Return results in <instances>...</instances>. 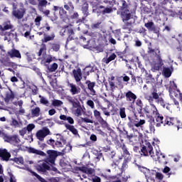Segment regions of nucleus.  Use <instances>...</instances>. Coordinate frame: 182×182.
I'll return each mask as SVG.
<instances>
[{"mask_svg":"<svg viewBox=\"0 0 182 182\" xmlns=\"http://www.w3.org/2000/svg\"><path fill=\"white\" fill-rule=\"evenodd\" d=\"M151 151H153V146L150 143L147 142L141 149V154L143 156H150L154 161H159L161 164H167L166 156L161 153L159 146H155L156 155H154V152Z\"/></svg>","mask_w":182,"mask_h":182,"instance_id":"1","label":"nucleus"},{"mask_svg":"<svg viewBox=\"0 0 182 182\" xmlns=\"http://www.w3.org/2000/svg\"><path fill=\"white\" fill-rule=\"evenodd\" d=\"M160 89H162L161 87L158 88L157 87H154L151 92V96H146V99L149 102V103H153L154 100H156L159 105L165 107L166 104H164V100L163 98H160L161 95V92H160Z\"/></svg>","mask_w":182,"mask_h":182,"instance_id":"2","label":"nucleus"},{"mask_svg":"<svg viewBox=\"0 0 182 182\" xmlns=\"http://www.w3.org/2000/svg\"><path fill=\"white\" fill-rule=\"evenodd\" d=\"M38 56H40V59H41V64L45 65V66H48L50 62L53 61V57H52V55H46V46L44 43L41 44Z\"/></svg>","mask_w":182,"mask_h":182,"instance_id":"3","label":"nucleus"},{"mask_svg":"<svg viewBox=\"0 0 182 182\" xmlns=\"http://www.w3.org/2000/svg\"><path fill=\"white\" fill-rule=\"evenodd\" d=\"M153 53L156 55L155 60L151 63V70L154 72L155 70H159L160 68H161V65L163 64V60L161 59V56L160 55V50L156 49L151 50Z\"/></svg>","mask_w":182,"mask_h":182,"instance_id":"4","label":"nucleus"},{"mask_svg":"<svg viewBox=\"0 0 182 182\" xmlns=\"http://www.w3.org/2000/svg\"><path fill=\"white\" fill-rule=\"evenodd\" d=\"M49 135H50V130L46 127L39 129L36 134V136L40 141H43L45 140V137Z\"/></svg>","mask_w":182,"mask_h":182,"instance_id":"5","label":"nucleus"},{"mask_svg":"<svg viewBox=\"0 0 182 182\" xmlns=\"http://www.w3.org/2000/svg\"><path fill=\"white\" fill-rule=\"evenodd\" d=\"M4 140L7 143L14 144V146L21 143V139H19L18 135L9 136L8 134H4Z\"/></svg>","mask_w":182,"mask_h":182,"instance_id":"6","label":"nucleus"},{"mask_svg":"<svg viewBox=\"0 0 182 182\" xmlns=\"http://www.w3.org/2000/svg\"><path fill=\"white\" fill-rule=\"evenodd\" d=\"M166 124H168V126H175L177 127L178 130L182 129V123L177 118H166Z\"/></svg>","mask_w":182,"mask_h":182,"instance_id":"7","label":"nucleus"},{"mask_svg":"<svg viewBox=\"0 0 182 182\" xmlns=\"http://www.w3.org/2000/svg\"><path fill=\"white\" fill-rule=\"evenodd\" d=\"M48 160L46 161H38V164L36 165V169L38 171H41L42 173H45V171L48 170H50V167L48 165Z\"/></svg>","mask_w":182,"mask_h":182,"instance_id":"8","label":"nucleus"},{"mask_svg":"<svg viewBox=\"0 0 182 182\" xmlns=\"http://www.w3.org/2000/svg\"><path fill=\"white\" fill-rule=\"evenodd\" d=\"M47 154L48 157L47 158V161L50 163V164H55V161L56 160L57 154L55 150H48L47 151Z\"/></svg>","mask_w":182,"mask_h":182,"instance_id":"9","label":"nucleus"},{"mask_svg":"<svg viewBox=\"0 0 182 182\" xmlns=\"http://www.w3.org/2000/svg\"><path fill=\"white\" fill-rule=\"evenodd\" d=\"M64 35H67V36H68L65 45V46H68V42H69V41H72L75 35V33L73 32V28H72V27H66L64 30Z\"/></svg>","mask_w":182,"mask_h":182,"instance_id":"10","label":"nucleus"},{"mask_svg":"<svg viewBox=\"0 0 182 182\" xmlns=\"http://www.w3.org/2000/svg\"><path fill=\"white\" fill-rule=\"evenodd\" d=\"M73 75L74 76L76 83L80 85V80H82V70L80 68L73 70Z\"/></svg>","mask_w":182,"mask_h":182,"instance_id":"11","label":"nucleus"},{"mask_svg":"<svg viewBox=\"0 0 182 182\" xmlns=\"http://www.w3.org/2000/svg\"><path fill=\"white\" fill-rule=\"evenodd\" d=\"M68 87H69L70 92L73 96H75V95H79V93H80V90H81L80 87H77V85L73 83H69Z\"/></svg>","mask_w":182,"mask_h":182,"instance_id":"12","label":"nucleus"},{"mask_svg":"<svg viewBox=\"0 0 182 182\" xmlns=\"http://www.w3.org/2000/svg\"><path fill=\"white\" fill-rule=\"evenodd\" d=\"M150 107L146 108L147 114H149L150 116H157L159 112L157 111L156 105H153V103H150Z\"/></svg>","mask_w":182,"mask_h":182,"instance_id":"13","label":"nucleus"},{"mask_svg":"<svg viewBox=\"0 0 182 182\" xmlns=\"http://www.w3.org/2000/svg\"><path fill=\"white\" fill-rule=\"evenodd\" d=\"M80 171L87 174L88 177H93L95 176V169L87 166H81L79 168Z\"/></svg>","mask_w":182,"mask_h":182,"instance_id":"14","label":"nucleus"},{"mask_svg":"<svg viewBox=\"0 0 182 182\" xmlns=\"http://www.w3.org/2000/svg\"><path fill=\"white\" fill-rule=\"evenodd\" d=\"M125 97L127 102H130L131 103H134L136 99H137V96L132 91L127 92L125 93Z\"/></svg>","mask_w":182,"mask_h":182,"instance_id":"15","label":"nucleus"},{"mask_svg":"<svg viewBox=\"0 0 182 182\" xmlns=\"http://www.w3.org/2000/svg\"><path fill=\"white\" fill-rule=\"evenodd\" d=\"M26 11L25 9H19L18 10L13 11V16H15L17 19H22L23 18V15H25V12Z\"/></svg>","mask_w":182,"mask_h":182,"instance_id":"16","label":"nucleus"},{"mask_svg":"<svg viewBox=\"0 0 182 182\" xmlns=\"http://www.w3.org/2000/svg\"><path fill=\"white\" fill-rule=\"evenodd\" d=\"M8 55L10 56V58H16L17 59H21L22 58L21 52L15 48H12L10 51H9Z\"/></svg>","mask_w":182,"mask_h":182,"instance_id":"17","label":"nucleus"},{"mask_svg":"<svg viewBox=\"0 0 182 182\" xmlns=\"http://www.w3.org/2000/svg\"><path fill=\"white\" fill-rule=\"evenodd\" d=\"M0 157L3 160L8 161V160H9V158L11 157V154H9V152H8L6 149H0Z\"/></svg>","mask_w":182,"mask_h":182,"instance_id":"18","label":"nucleus"},{"mask_svg":"<svg viewBox=\"0 0 182 182\" xmlns=\"http://www.w3.org/2000/svg\"><path fill=\"white\" fill-rule=\"evenodd\" d=\"M86 85H87V87L90 92V95H92V96L96 95V90H95V86H96V82L87 81Z\"/></svg>","mask_w":182,"mask_h":182,"instance_id":"19","label":"nucleus"},{"mask_svg":"<svg viewBox=\"0 0 182 182\" xmlns=\"http://www.w3.org/2000/svg\"><path fill=\"white\" fill-rule=\"evenodd\" d=\"M60 140H58L55 143V149H60V147H63L64 144H66V141L63 139V136L57 134Z\"/></svg>","mask_w":182,"mask_h":182,"instance_id":"20","label":"nucleus"},{"mask_svg":"<svg viewBox=\"0 0 182 182\" xmlns=\"http://www.w3.org/2000/svg\"><path fill=\"white\" fill-rule=\"evenodd\" d=\"M46 5H50V3H48L46 0H38V11L43 12V8H46Z\"/></svg>","mask_w":182,"mask_h":182,"instance_id":"21","label":"nucleus"},{"mask_svg":"<svg viewBox=\"0 0 182 182\" xmlns=\"http://www.w3.org/2000/svg\"><path fill=\"white\" fill-rule=\"evenodd\" d=\"M122 18L123 22L130 20V18H132V14H130V11H129V10L122 11Z\"/></svg>","mask_w":182,"mask_h":182,"instance_id":"22","label":"nucleus"},{"mask_svg":"<svg viewBox=\"0 0 182 182\" xmlns=\"http://www.w3.org/2000/svg\"><path fill=\"white\" fill-rule=\"evenodd\" d=\"M14 99H15V94H14L12 90H9V91L6 94L5 102L6 103H9V101L14 100Z\"/></svg>","mask_w":182,"mask_h":182,"instance_id":"23","label":"nucleus"},{"mask_svg":"<svg viewBox=\"0 0 182 182\" xmlns=\"http://www.w3.org/2000/svg\"><path fill=\"white\" fill-rule=\"evenodd\" d=\"M65 127L67 130H69L74 134V136H79V133L77 132V129L75 128L73 125H70L69 124H65Z\"/></svg>","mask_w":182,"mask_h":182,"instance_id":"24","label":"nucleus"},{"mask_svg":"<svg viewBox=\"0 0 182 182\" xmlns=\"http://www.w3.org/2000/svg\"><path fill=\"white\" fill-rule=\"evenodd\" d=\"M28 153H32L33 154H38V156H46V154L42 151H39L35 148L30 147L28 148Z\"/></svg>","mask_w":182,"mask_h":182,"instance_id":"25","label":"nucleus"},{"mask_svg":"<svg viewBox=\"0 0 182 182\" xmlns=\"http://www.w3.org/2000/svg\"><path fill=\"white\" fill-rule=\"evenodd\" d=\"M81 11L84 16H89V4L87 2H85L81 7Z\"/></svg>","mask_w":182,"mask_h":182,"instance_id":"26","label":"nucleus"},{"mask_svg":"<svg viewBox=\"0 0 182 182\" xmlns=\"http://www.w3.org/2000/svg\"><path fill=\"white\" fill-rule=\"evenodd\" d=\"M60 120L67 121L68 123H69L70 124H75V120L71 117H68L65 114H61L60 116Z\"/></svg>","mask_w":182,"mask_h":182,"instance_id":"27","label":"nucleus"},{"mask_svg":"<svg viewBox=\"0 0 182 182\" xmlns=\"http://www.w3.org/2000/svg\"><path fill=\"white\" fill-rule=\"evenodd\" d=\"M53 39H55V33H52L50 36L44 34V38L42 40V42L43 43H46L47 42H49L50 41H53Z\"/></svg>","mask_w":182,"mask_h":182,"instance_id":"28","label":"nucleus"},{"mask_svg":"<svg viewBox=\"0 0 182 182\" xmlns=\"http://www.w3.org/2000/svg\"><path fill=\"white\" fill-rule=\"evenodd\" d=\"M154 117H156V122H157L156 124V127H160L161 126V124H163V119H164L163 117V116L159 115V114H157V115L154 116Z\"/></svg>","mask_w":182,"mask_h":182,"instance_id":"29","label":"nucleus"},{"mask_svg":"<svg viewBox=\"0 0 182 182\" xmlns=\"http://www.w3.org/2000/svg\"><path fill=\"white\" fill-rule=\"evenodd\" d=\"M73 114L77 116V117H79V116H82L83 114V109L81 106L77 107V108L73 109Z\"/></svg>","mask_w":182,"mask_h":182,"instance_id":"30","label":"nucleus"},{"mask_svg":"<svg viewBox=\"0 0 182 182\" xmlns=\"http://www.w3.org/2000/svg\"><path fill=\"white\" fill-rule=\"evenodd\" d=\"M9 29H12V25L10 21L5 22L4 23V27L0 25V31H8Z\"/></svg>","mask_w":182,"mask_h":182,"instance_id":"31","label":"nucleus"},{"mask_svg":"<svg viewBox=\"0 0 182 182\" xmlns=\"http://www.w3.org/2000/svg\"><path fill=\"white\" fill-rule=\"evenodd\" d=\"M31 114L33 117H38L39 114H41V108H39V107H36L31 109Z\"/></svg>","mask_w":182,"mask_h":182,"instance_id":"32","label":"nucleus"},{"mask_svg":"<svg viewBox=\"0 0 182 182\" xmlns=\"http://www.w3.org/2000/svg\"><path fill=\"white\" fill-rule=\"evenodd\" d=\"M80 45L84 46V48H87V46L89 45V41H86V38L81 36L80 38Z\"/></svg>","mask_w":182,"mask_h":182,"instance_id":"33","label":"nucleus"},{"mask_svg":"<svg viewBox=\"0 0 182 182\" xmlns=\"http://www.w3.org/2000/svg\"><path fill=\"white\" fill-rule=\"evenodd\" d=\"M145 28H147L149 31H156V27L154 26V23L149 22L144 24Z\"/></svg>","mask_w":182,"mask_h":182,"instance_id":"34","label":"nucleus"},{"mask_svg":"<svg viewBox=\"0 0 182 182\" xmlns=\"http://www.w3.org/2000/svg\"><path fill=\"white\" fill-rule=\"evenodd\" d=\"M63 105V102L58 100H52V105L54 106V107H60Z\"/></svg>","mask_w":182,"mask_h":182,"instance_id":"35","label":"nucleus"},{"mask_svg":"<svg viewBox=\"0 0 182 182\" xmlns=\"http://www.w3.org/2000/svg\"><path fill=\"white\" fill-rule=\"evenodd\" d=\"M164 74L165 77H170L171 76V70L168 68H164Z\"/></svg>","mask_w":182,"mask_h":182,"instance_id":"36","label":"nucleus"},{"mask_svg":"<svg viewBox=\"0 0 182 182\" xmlns=\"http://www.w3.org/2000/svg\"><path fill=\"white\" fill-rule=\"evenodd\" d=\"M116 58H117V56L116 55V54L112 53L111 54L108 58L105 59V63H109V62H112V60H114L116 59Z\"/></svg>","mask_w":182,"mask_h":182,"instance_id":"37","label":"nucleus"},{"mask_svg":"<svg viewBox=\"0 0 182 182\" xmlns=\"http://www.w3.org/2000/svg\"><path fill=\"white\" fill-rule=\"evenodd\" d=\"M123 150H124L123 155L125 156V159H127V160H130V159H132L130 152H129V151H127V149H126L124 147L123 148Z\"/></svg>","mask_w":182,"mask_h":182,"instance_id":"38","label":"nucleus"},{"mask_svg":"<svg viewBox=\"0 0 182 182\" xmlns=\"http://www.w3.org/2000/svg\"><path fill=\"white\" fill-rule=\"evenodd\" d=\"M94 117H95V119L99 122L101 119H102L103 117H102V115L100 114V112L97 111V109H95L94 110Z\"/></svg>","mask_w":182,"mask_h":182,"instance_id":"39","label":"nucleus"},{"mask_svg":"<svg viewBox=\"0 0 182 182\" xmlns=\"http://www.w3.org/2000/svg\"><path fill=\"white\" fill-rule=\"evenodd\" d=\"M39 97L41 98L40 103H41V105H45V106H48V105H49L48 99L42 97L41 95H39Z\"/></svg>","mask_w":182,"mask_h":182,"instance_id":"40","label":"nucleus"},{"mask_svg":"<svg viewBox=\"0 0 182 182\" xmlns=\"http://www.w3.org/2000/svg\"><path fill=\"white\" fill-rule=\"evenodd\" d=\"M119 116L122 119L126 118V108L122 107L119 109Z\"/></svg>","mask_w":182,"mask_h":182,"instance_id":"41","label":"nucleus"},{"mask_svg":"<svg viewBox=\"0 0 182 182\" xmlns=\"http://www.w3.org/2000/svg\"><path fill=\"white\" fill-rule=\"evenodd\" d=\"M146 123V120L144 119H140L139 122L134 121V124L136 127H140L143 126Z\"/></svg>","mask_w":182,"mask_h":182,"instance_id":"42","label":"nucleus"},{"mask_svg":"<svg viewBox=\"0 0 182 182\" xmlns=\"http://www.w3.org/2000/svg\"><path fill=\"white\" fill-rule=\"evenodd\" d=\"M171 168L168 166H165V168L162 170V172L164 174H166V176H168V177H170V176H171V173H170L171 171Z\"/></svg>","mask_w":182,"mask_h":182,"instance_id":"43","label":"nucleus"},{"mask_svg":"<svg viewBox=\"0 0 182 182\" xmlns=\"http://www.w3.org/2000/svg\"><path fill=\"white\" fill-rule=\"evenodd\" d=\"M64 8L66 11H73L75 7H73L72 3H68V4L64 5Z\"/></svg>","mask_w":182,"mask_h":182,"instance_id":"44","label":"nucleus"},{"mask_svg":"<svg viewBox=\"0 0 182 182\" xmlns=\"http://www.w3.org/2000/svg\"><path fill=\"white\" fill-rule=\"evenodd\" d=\"M98 122L103 127H107L109 129V124H107V122L105 121L103 118H101Z\"/></svg>","mask_w":182,"mask_h":182,"instance_id":"45","label":"nucleus"},{"mask_svg":"<svg viewBox=\"0 0 182 182\" xmlns=\"http://www.w3.org/2000/svg\"><path fill=\"white\" fill-rule=\"evenodd\" d=\"M31 173H32L33 176H35V177H36V178H38V180H39V181L46 182V181L45 179H43V178L41 177V176L38 175V173H36L33 171H31Z\"/></svg>","mask_w":182,"mask_h":182,"instance_id":"46","label":"nucleus"},{"mask_svg":"<svg viewBox=\"0 0 182 182\" xmlns=\"http://www.w3.org/2000/svg\"><path fill=\"white\" fill-rule=\"evenodd\" d=\"M14 161L17 164H23V158L18 157V158H14Z\"/></svg>","mask_w":182,"mask_h":182,"instance_id":"47","label":"nucleus"},{"mask_svg":"<svg viewBox=\"0 0 182 182\" xmlns=\"http://www.w3.org/2000/svg\"><path fill=\"white\" fill-rule=\"evenodd\" d=\"M16 116H19L21 114H25V109L23 107L19 108L18 111L15 112Z\"/></svg>","mask_w":182,"mask_h":182,"instance_id":"48","label":"nucleus"},{"mask_svg":"<svg viewBox=\"0 0 182 182\" xmlns=\"http://www.w3.org/2000/svg\"><path fill=\"white\" fill-rule=\"evenodd\" d=\"M150 131L154 133L156 129H154V119H151V124L149 125Z\"/></svg>","mask_w":182,"mask_h":182,"instance_id":"49","label":"nucleus"},{"mask_svg":"<svg viewBox=\"0 0 182 182\" xmlns=\"http://www.w3.org/2000/svg\"><path fill=\"white\" fill-rule=\"evenodd\" d=\"M58 69V64L56 63H54L50 67V72H55Z\"/></svg>","mask_w":182,"mask_h":182,"instance_id":"50","label":"nucleus"},{"mask_svg":"<svg viewBox=\"0 0 182 182\" xmlns=\"http://www.w3.org/2000/svg\"><path fill=\"white\" fill-rule=\"evenodd\" d=\"M155 176L157 180H163V178H164V176L160 172H156Z\"/></svg>","mask_w":182,"mask_h":182,"instance_id":"51","label":"nucleus"},{"mask_svg":"<svg viewBox=\"0 0 182 182\" xmlns=\"http://www.w3.org/2000/svg\"><path fill=\"white\" fill-rule=\"evenodd\" d=\"M41 21H42V16H38L35 19V23L37 26L41 25Z\"/></svg>","mask_w":182,"mask_h":182,"instance_id":"52","label":"nucleus"},{"mask_svg":"<svg viewBox=\"0 0 182 182\" xmlns=\"http://www.w3.org/2000/svg\"><path fill=\"white\" fill-rule=\"evenodd\" d=\"M104 7H103V6H98V7H95V6H93L92 7V12L95 14V13H96L97 12V14H98V15H99V14H100V12H99V9H103Z\"/></svg>","mask_w":182,"mask_h":182,"instance_id":"53","label":"nucleus"},{"mask_svg":"<svg viewBox=\"0 0 182 182\" xmlns=\"http://www.w3.org/2000/svg\"><path fill=\"white\" fill-rule=\"evenodd\" d=\"M87 105L90 108L94 109L95 108V102L92 100H89L87 101Z\"/></svg>","mask_w":182,"mask_h":182,"instance_id":"54","label":"nucleus"},{"mask_svg":"<svg viewBox=\"0 0 182 182\" xmlns=\"http://www.w3.org/2000/svg\"><path fill=\"white\" fill-rule=\"evenodd\" d=\"M4 110H6L7 112H9V114H14L15 113V109H14L11 107H6Z\"/></svg>","mask_w":182,"mask_h":182,"instance_id":"55","label":"nucleus"},{"mask_svg":"<svg viewBox=\"0 0 182 182\" xmlns=\"http://www.w3.org/2000/svg\"><path fill=\"white\" fill-rule=\"evenodd\" d=\"M27 132H32L33 130V129H35V124H30L27 126V127L26 128Z\"/></svg>","mask_w":182,"mask_h":182,"instance_id":"56","label":"nucleus"},{"mask_svg":"<svg viewBox=\"0 0 182 182\" xmlns=\"http://www.w3.org/2000/svg\"><path fill=\"white\" fill-rule=\"evenodd\" d=\"M73 105V109H76L77 107H80V102L79 101H74L73 103H71Z\"/></svg>","mask_w":182,"mask_h":182,"instance_id":"57","label":"nucleus"},{"mask_svg":"<svg viewBox=\"0 0 182 182\" xmlns=\"http://www.w3.org/2000/svg\"><path fill=\"white\" fill-rule=\"evenodd\" d=\"M55 140H53L52 139L47 141V144H49L50 146H52V147L53 149H55Z\"/></svg>","mask_w":182,"mask_h":182,"instance_id":"58","label":"nucleus"},{"mask_svg":"<svg viewBox=\"0 0 182 182\" xmlns=\"http://www.w3.org/2000/svg\"><path fill=\"white\" fill-rule=\"evenodd\" d=\"M111 12H113L112 8H105L102 11V14L105 15V14H111Z\"/></svg>","mask_w":182,"mask_h":182,"instance_id":"59","label":"nucleus"},{"mask_svg":"<svg viewBox=\"0 0 182 182\" xmlns=\"http://www.w3.org/2000/svg\"><path fill=\"white\" fill-rule=\"evenodd\" d=\"M139 170L141 171V173H144V174H146V173H149V171H150L147 168L144 167H139Z\"/></svg>","mask_w":182,"mask_h":182,"instance_id":"60","label":"nucleus"},{"mask_svg":"<svg viewBox=\"0 0 182 182\" xmlns=\"http://www.w3.org/2000/svg\"><path fill=\"white\" fill-rule=\"evenodd\" d=\"M59 14L60 16H63V15H66V11L63 9V7H60Z\"/></svg>","mask_w":182,"mask_h":182,"instance_id":"61","label":"nucleus"},{"mask_svg":"<svg viewBox=\"0 0 182 182\" xmlns=\"http://www.w3.org/2000/svg\"><path fill=\"white\" fill-rule=\"evenodd\" d=\"M26 128H23L21 130L19 131L20 136H24L26 134Z\"/></svg>","mask_w":182,"mask_h":182,"instance_id":"62","label":"nucleus"},{"mask_svg":"<svg viewBox=\"0 0 182 182\" xmlns=\"http://www.w3.org/2000/svg\"><path fill=\"white\" fill-rule=\"evenodd\" d=\"M82 122H84L85 123H93V120L89 119V118H82Z\"/></svg>","mask_w":182,"mask_h":182,"instance_id":"63","label":"nucleus"},{"mask_svg":"<svg viewBox=\"0 0 182 182\" xmlns=\"http://www.w3.org/2000/svg\"><path fill=\"white\" fill-rule=\"evenodd\" d=\"M101 179L99 176H94L92 178V182H100Z\"/></svg>","mask_w":182,"mask_h":182,"instance_id":"64","label":"nucleus"}]
</instances>
